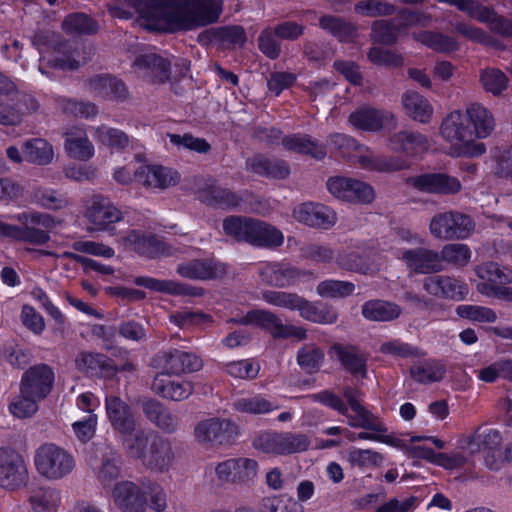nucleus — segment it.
Segmentation results:
<instances>
[{"mask_svg":"<svg viewBox=\"0 0 512 512\" xmlns=\"http://www.w3.org/2000/svg\"><path fill=\"white\" fill-rule=\"evenodd\" d=\"M39 401H41L40 398L26 395L20 387L19 395L9 404V411L13 416L19 419L30 418L38 411Z\"/></svg>","mask_w":512,"mask_h":512,"instance_id":"nucleus-59","label":"nucleus"},{"mask_svg":"<svg viewBox=\"0 0 512 512\" xmlns=\"http://www.w3.org/2000/svg\"><path fill=\"white\" fill-rule=\"evenodd\" d=\"M410 375L414 381L420 384L438 382L444 378L445 367L436 360H427L412 366Z\"/></svg>","mask_w":512,"mask_h":512,"instance_id":"nucleus-55","label":"nucleus"},{"mask_svg":"<svg viewBox=\"0 0 512 512\" xmlns=\"http://www.w3.org/2000/svg\"><path fill=\"white\" fill-rule=\"evenodd\" d=\"M201 201L209 205L236 207L240 203V197L230 190L216 184L207 185L199 191Z\"/></svg>","mask_w":512,"mask_h":512,"instance_id":"nucleus-53","label":"nucleus"},{"mask_svg":"<svg viewBox=\"0 0 512 512\" xmlns=\"http://www.w3.org/2000/svg\"><path fill=\"white\" fill-rule=\"evenodd\" d=\"M132 70L138 78L151 85L172 82L170 59L156 53H142L133 63Z\"/></svg>","mask_w":512,"mask_h":512,"instance_id":"nucleus-13","label":"nucleus"},{"mask_svg":"<svg viewBox=\"0 0 512 512\" xmlns=\"http://www.w3.org/2000/svg\"><path fill=\"white\" fill-rule=\"evenodd\" d=\"M17 220L23 224V227H18L14 239L37 245L48 242L50 240L48 230L54 229L61 223L59 219L40 212L19 214Z\"/></svg>","mask_w":512,"mask_h":512,"instance_id":"nucleus-12","label":"nucleus"},{"mask_svg":"<svg viewBox=\"0 0 512 512\" xmlns=\"http://www.w3.org/2000/svg\"><path fill=\"white\" fill-rule=\"evenodd\" d=\"M105 409L111 426L119 433L133 432L137 426L130 406L118 396L107 395Z\"/></svg>","mask_w":512,"mask_h":512,"instance_id":"nucleus-35","label":"nucleus"},{"mask_svg":"<svg viewBox=\"0 0 512 512\" xmlns=\"http://www.w3.org/2000/svg\"><path fill=\"white\" fill-rule=\"evenodd\" d=\"M293 218L306 226L330 229L337 222L336 212L319 202H304L297 205L292 212Z\"/></svg>","mask_w":512,"mask_h":512,"instance_id":"nucleus-22","label":"nucleus"},{"mask_svg":"<svg viewBox=\"0 0 512 512\" xmlns=\"http://www.w3.org/2000/svg\"><path fill=\"white\" fill-rule=\"evenodd\" d=\"M143 412L147 419L166 433L176 431L179 419L159 402L150 400L144 403Z\"/></svg>","mask_w":512,"mask_h":512,"instance_id":"nucleus-45","label":"nucleus"},{"mask_svg":"<svg viewBox=\"0 0 512 512\" xmlns=\"http://www.w3.org/2000/svg\"><path fill=\"white\" fill-rule=\"evenodd\" d=\"M90 91L99 98L125 101L129 91L125 83L110 75H97L89 80Z\"/></svg>","mask_w":512,"mask_h":512,"instance_id":"nucleus-38","label":"nucleus"},{"mask_svg":"<svg viewBox=\"0 0 512 512\" xmlns=\"http://www.w3.org/2000/svg\"><path fill=\"white\" fill-rule=\"evenodd\" d=\"M134 283L138 286H142L153 291L164 292L171 295L201 294V289H196L173 280H158L152 277H137L135 278Z\"/></svg>","mask_w":512,"mask_h":512,"instance_id":"nucleus-47","label":"nucleus"},{"mask_svg":"<svg viewBox=\"0 0 512 512\" xmlns=\"http://www.w3.org/2000/svg\"><path fill=\"white\" fill-rule=\"evenodd\" d=\"M154 366L166 375H176L198 372L203 367V360L194 352L170 349L160 352L153 359Z\"/></svg>","mask_w":512,"mask_h":512,"instance_id":"nucleus-15","label":"nucleus"},{"mask_svg":"<svg viewBox=\"0 0 512 512\" xmlns=\"http://www.w3.org/2000/svg\"><path fill=\"white\" fill-rule=\"evenodd\" d=\"M258 470L259 465L256 460L240 457L217 464L215 474L221 483L244 485L257 477Z\"/></svg>","mask_w":512,"mask_h":512,"instance_id":"nucleus-18","label":"nucleus"},{"mask_svg":"<svg viewBox=\"0 0 512 512\" xmlns=\"http://www.w3.org/2000/svg\"><path fill=\"white\" fill-rule=\"evenodd\" d=\"M463 113L475 140L487 138L493 133L496 125L494 115L483 104L469 103Z\"/></svg>","mask_w":512,"mask_h":512,"instance_id":"nucleus-33","label":"nucleus"},{"mask_svg":"<svg viewBox=\"0 0 512 512\" xmlns=\"http://www.w3.org/2000/svg\"><path fill=\"white\" fill-rule=\"evenodd\" d=\"M74 364L79 372L90 376L112 379L118 373V367L113 360L97 352H79L75 357Z\"/></svg>","mask_w":512,"mask_h":512,"instance_id":"nucleus-30","label":"nucleus"},{"mask_svg":"<svg viewBox=\"0 0 512 512\" xmlns=\"http://www.w3.org/2000/svg\"><path fill=\"white\" fill-rule=\"evenodd\" d=\"M310 439L304 433L265 431L253 440V447L264 454L287 456L306 451Z\"/></svg>","mask_w":512,"mask_h":512,"instance_id":"nucleus-9","label":"nucleus"},{"mask_svg":"<svg viewBox=\"0 0 512 512\" xmlns=\"http://www.w3.org/2000/svg\"><path fill=\"white\" fill-rule=\"evenodd\" d=\"M327 145L333 147L343 156H349L352 151H357L358 163L370 171L392 173L409 166L402 158L375 155L367 146L359 145L354 138L346 134L333 133L329 135Z\"/></svg>","mask_w":512,"mask_h":512,"instance_id":"nucleus-5","label":"nucleus"},{"mask_svg":"<svg viewBox=\"0 0 512 512\" xmlns=\"http://www.w3.org/2000/svg\"><path fill=\"white\" fill-rule=\"evenodd\" d=\"M423 288L434 297L453 301H462L469 294V287L463 280L448 275L426 277Z\"/></svg>","mask_w":512,"mask_h":512,"instance_id":"nucleus-26","label":"nucleus"},{"mask_svg":"<svg viewBox=\"0 0 512 512\" xmlns=\"http://www.w3.org/2000/svg\"><path fill=\"white\" fill-rule=\"evenodd\" d=\"M332 351L336 354L337 359L344 369L353 375L366 377V356L353 346H343L335 344L332 346Z\"/></svg>","mask_w":512,"mask_h":512,"instance_id":"nucleus-43","label":"nucleus"},{"mask_svg":"<svg viewBox=\"0 0 512 512\" xmlns=\"http://www.w3.org/2000/svg\"><path fill=\"white\" fill-rule=\"evenodd\" d=\"M122 435V446L125 453L134 459L144 461L154 434L146 432L144 429H137L133 432L120 433Z\"/></svg>","mask_w":512,"mask_h":512,"instance_id":"nucleus-46","label":"nucleus"},{"mask_svg":"<svg viewBox=\"0 0 512 512\" xmlns=\"http://www.w3.org/2000/svg\"><path fill=\"white\" fill-rule=\"evenodd\" d=\"M92 134L99 144L116 150H123L127 148L131 142L129 136L125 132L104 124L93 127Z\"/></svg>","mask_w":512,"mask_h":512,"instance_id":"nucleus-52","label":"nucleus"},{"mask_svg":"<svg viewBox=\"0 0 512 512\" xmlns=\"http://www.w3.org/2000/svg\"><path fill=\"white\" fill-rule=\"evenodd\" d=\"M281 144L287 151L309 155L315 159H323L326 156L325 146L319 144L306 134H292L282 138Z\"/></svg>","mask_w":512,"mask_h":512,"instance_id":"nucleus-41","label":"nucleus"},{"mask_svg":"<svg viewBox=\"0 0 512 512\" xmlns=\"http://www.w3.org/2000/svg\"><path fill=\"white\" fill-rule=\"evenodd\" d=\"M262 299L270 305L289 311H298L300 317L313 323L333 324L338 319V313L334 307L318 306L297 293L267 290L262 293Z\"/></svg>","mask_w":512,"mask_h":512,"instance_id":"nucleus-6","label":"nucleus"},{"mask_svg":"<svg viewBox=\"0 0 512 512\" xmlns=\"http://www.w3.org/2000/svg\"><path fill=\"white\" fill-rule=\"evenodd\" d=\"M174 458L171 442L158 434H154L143 464L152 470L164 472L172 466Z\"/></svg>","mask_w":512,"mask_h":512,"instance_id":"nucleus-36","label":"nucleus"},{"mask_svg":"<svg viewBox=\"0 0 512 512\" xmlns=\"http://www.w3.org/2000/svg\"><path fill=\"white\" fill-rule=\"evenodd\" d=\"M22 150L25 159L37 165H48L54 157L52 145L42 138L27 140L24 142Z\"/></svg>","mask_w":512,"mask_h":512,"instance_id":"nucleus-50","label":"nucleus"},{"mask_svg":"<svg viewBox=\"0 0 512 512\" xmlns=\"http://www.w3.org/2000/svg\"><path fill=\"white\" fill-rule=\"evenodd\" d=\"M439 133L450 145L451 154L454 156L477 157L486 151L485 145L473 138L465 115L459 109L444 117Z\"/></svg>","mask_w":512,"mask_h":512,"instance_id":"nucleus-4","label":"nucleus"},{"mask_svg":"<svg viewBox=\"0 0 512 512\" xmlns=\"http://www.w3.org/2000/svg\"><path fill=\"white\" fill-rule=\"evenodd\" d=\"M177 273L191 280H216L227 274V266L215 258L193 259L177 266Z\"/></svg>","mask_w":512,"mask_h":512,"instance_id":"nucleus-28","label":"nucleus"},{"mask_svg":"<svg viewBox=\"0 0 512 512\" xmlns=\"http://www.w3.org/2000/svg\"><path fill=\"white\" fill-rule=\"evenodd\" d=\"M29 479L27 463L22 454L9 447L0 448V487L15 491L26 486Z\"/></svg>","mask_w":512,"mask_h":512,"instance_id":"nucleus-11","label":"nucleus"},{"mask_svg":"<svg viewBox=\"0 0 512 512\" xmlns=\"http://www.w3.org/2000/svg\"><path fill=\"white\" fill-rule=\"evenodd\" d=\"M233 407L238 412L251 414H266L278 409L272 402L259 395L236 399Z\"/></svg>","mask_w":512,"mask_h":512,"instance_id":"nucleus-60","label":"nucleus"},{"mask_svg":"<svg viewBox=\"0 0 512 512\" xmlns=\"http://www.w3.org/2000/svg\"><path fill=\"white\" fill-rule=\"evenodd\" d=\"M111 498L122 512H145L148 506L143 484L139 485L132 481L117 482L111 490Z\"/></svg>","mask_w":512,"mask_h":512,"instance_id":"nucleus-23","label":"nucleus"},{"mask_svg":"<svg viewBox=\"0 0 512 512\" xmlns=\"http://www.w3.org/2000/svg\"><path fill=\"white\" fill-rule=\"evenodd\" d=\"M342 394L347 404L330 390L312 394L309 398L345 416L350 427L367 430L357 434L358 440L393 443V437L387 435L388 429L382 420L363 406L358 389L347 386L343 389Z\"/></svg>","mask_w":512,"mask_h":512,"instance_id":"nucleus-2","label":"nucleus"},{"mask_svg":"<svg viewBox=\"0 0 512 512\" xmlns=\"http://www.w3.org/2000/svg\"><path fill=\"white\" fill-rule=\"evenodd\" d=\"M387 147L390 151L400 154L396 157L404 159L409 169L411 166L409 159L422 158L430 148V141L426 135L418 131L401 130L388 137Z\"/></svg>","mask_w":512,"mask_h":512,"instance_id":"nucleus-14","label":"nucleus"},{"mask_svg":"<svg viewBox=\"0 0 512 512\" xmlns=\"http://www.w3.org/2000/svg\"><path fill=\"white\" fill-rule=\"evenodd\" d=\"M226 235L255 247L276 249L284 242L283 233L275 226L253 218L231 216L223 221Z\"/></svg>","mask_w":512,"mask_h":512,"instance_id":"nucleus-3","label":"nucleus"},{"mask_svg":"<svg viewBox=\"0 0 512 512\" xmlns=\"http://www.w3.org/2000/svg\"><path fill=\"white\" fill-rule=\"evenodd\" d=\"M405 182L415 190L428 194L454 195L462 189L458 178L441 172L411 176Z\"/></svg>","mask_w":512,"mask_h":512,"instance_id":"nucleus-19","label":"nucleus"},{"mask_svg":"<svg viewBox=\"0 0 512 512\" xmlns=\"http://www.w3.org/2000/svg\"><path fill=\"white\" fill-rule=\"evenodd\" d=\"M402 105L406 114L414 121L427 124L433 115V107L422 95L407 91L402 95Z\"/></svg>","mask_w":512,"mask_h":512,"instance_id":"nucleus-44","label":"nucleus"},{"mask_svg":"<svg viewBox=\"0 0 512 512\" xmlns=\"http://www.w3.org/2000/svg\"><path fill=\"white\" fill-rule=\"evenodd\" d=\"M475 230V223L469 215L456 210L434 214L429 222V232L437 240H464Z\"/></svg>","mask_w":512,"mask_h":512,"instance_id":"nucleus-10","label":"nucleus"},{"mask_svg":"<svg viewBox=\"0 0 512 512\" xmlns=\"http://www.w3.org/2000/svg\"><path fill=\"white\" fill-rule=\"evenodd\" d=\"M57 36L50 31L38 32L32 39V44L40 53V71L44 73V63L62 70H75L81 65L78 59L79 51L67 43H57Z\"/></svg>","mask_w":512,"mask_h":512,"instance_id":"nucleus-7","label":"nucleus"},{"mask_svg":"<svg viewBox=\"0 0 512 512\" xmlns=\"http://www.w3.org/2000/svg\"><path fill=\"white\" fill-rule=\"evenodd\" d=\"M229 322L249 325L253 324L267 330L273 338L278 337L283 326L282 320L269 310H252L241 318L230 319Z\"/></svg>","mask_w":512,"mask_h":512,"instance_id":"nucleus-42","label":"nucleus"},{"mask_svg":"<svg viewBox=\"0 0 512 512\" xmlns=\"http://www.w3.org/2000/svg\"><path fill=\"white\" fill-rule=\"evenodd\" d=\"M89 465L97 479L104 485L120 475V458L115 449L107 444H99L95 447Z\"/></svg>","mask_w":512,"mask_h":512,"instance_id":"nucleus-25","label":"nucleus"},{"mask_svg":"<svg viewBox=\"0 0 512 512\" xmlns=\"http://www.w3.org/2000/svg\"><path fill=\"white\" fill-rule=\"evenodd\" d=\"M355 290V285L348 281L324 280L316 288L319 296L324 298H344L351 295Z\"/></svg>","mask_w":512,"mask_h":512,"instance_id":"nucleus-62","label":"nucleus"},{"mask_svg":"<svg viewBox=\"0 0 512 512\" xmlns=\"http://www.w3.org/2000/svg\"><path fill=\"white\" fill-rule=\"evenodd\" d=\"M124 243L138 254L155 258L160 256H170L173 254V248L167 243L157 239L152 234H146L140 231H131L124 238Z\"/></svg>","mask_w":512,"mask_h":512,"instance_id":"nucleus-32","label":"nucleus"},{"mask_svg":"<svg viewBox=\"0 0 512 512\" xmlns=\"http://www.w3.org/2000/svg\"><path fill=\"white\" fill-rule=\"evenodd\" d=\"M37 472L47 480H60L75 468L73 455L54 443L40 445L34 455Z\"/></svg>","mask_w":512,"mask_h":512,"instance_id":"nucleus-8","label":"nucleus"},{"mask_svg":"<svg viewBox=\"0 0 512 512\" xmlns=\"http://www.w3.org/2000/svg\"><path fill=\"white\" fill-rule=\"evenodd\" d=\"M471 256V250L466 244H446L439 253L440 265L445 261L454 266L464 267L470 262Z\"/></svg>","mask_w":512,"mask_h":512,"instance_id":"nucleus-58","label":"nucleus"},{"mask_svg":"<svg viewBox=\"0 0 512 512\" xmlns=\"http://www.w3.org/2000/svg\"><path fill=\"white\" fill-rule=\"evenodd\" d=\"M261 512H304V507L287 494L264 497L260 502Z\"/></svg>","mask_w":512,"mask_h":512,"instance_id":"nucleus-57","label":"nucleus"},{"mask_svg":"<svg viewBox=\"0 0 512 512\" xmlns=\"http://www.w3.org/2000/svg\"><path fill=\"white\" fill-rule=\"evenodd\" d=\"M383 455L372 449L350 447L347 451V462L352 468L370 469L383 462Z\"/></svg>","mask_w":512,"mask_h":512,"instance_id":"nucleus-56","label":"nucleus"},{"mask_svg":"<svg viewBox=\"0 0 512 512\" xmlns=\"http://www.w3.org/2000/svg\"><path fill=\"white\" fill-rule=\"evenodd\" d=\"M400 314V306L384 300H371L362 305V315L370 321H392L398 318Z\"/></svg>","mask_w":512,"mask_h":512,"instance_id":"nucleus-49","label":"nucleus"},{"mask_svg":"<svg viewBox=\"0 0 512 512\" xmlns=\"http://www.w3.org/2000/svg\"><path fill=\"white\" fill-rule=\"evenodd\" d=\"M348 122L356 129L378 132L385 127H396L392 112L370 106H362L349 115Z\"/></svg>","mask_w":512,"mask_h":512,"instance_id":"nucleus-27","label":"nucleus"},{"mask_svg":"<svg viewBox=\"0 0 512 512\" xmlns=\"http://www.w3.org/2000/svg\"><path fill=\"white\" fill-rule=\"evenodd\" d=\"M326 186L335 198L348 202L371 203L375 198L374 190L369 184L352 178L331 177Z\"/></svg>","mask_w":512,"mask_h":512,"instance_id":"nucleus-20","label":"nucleus"},{"mask_svg":"<svg viewBox=\"0 0 512 512\" xmlns=\"http://www.w3.org/2000/svg\"><path fill=\"white\" fill-rule=\"evenodd\" d=\"M135 9L140 25L150 31L194 30L215 23L222 0H126Z\"/></svg>","mask_w":512,"mask_h":512,"instance_id":"nucleus-1","label":"nucleus"},{"mask_svg":"<svg viewBox=\"0 0 512 512\" xmlns=\"http://www.w3.org/2000/svg\"><path fill=\"white\" fill-rule=\"evenodd\" d=\"M480 82L486 92L500 95L508 86L506 75L496 68L483 69L480 73Z\"/></svg>","mask_w":512,"mask_h":512,"instance_id":"nucleus-64","label":"nucleus"},{"mask_svg":"<svg viewBox=\"0 0 512 512\" xmlns=\"http://www.w3.org/2000/svg\"><path fill=\"white\" fill-rule=\"evenodd\" d=\"M456 314L472 322L494 323L497 320V314L492 308L480 305H459Z\"/></svg>","mask_w":512,"mask_h":512,"instance_id":"nucleus-61","label":"nucleus"},{"mask_svg":"<svg viewBox=\"0 0 512 512\" xmlns=\"http://www.w3.org/2000/svg\"><path fill=\"white\" fill-rule=\"evenodd\" d=\"M60 493L52 487H37L30 491L28 503L32 512H57Z\"/></svg>","mask_w":512,"mask_h":512,"instance_id":"nucleus-48","label":"nucleus"},{"mask_svg":"<svg viewBox=\"0 0 512 512\" xmlns=\"http://www.w3.org/2000/svg\"><path fill=\"white\" fill-rule=\"evenodd\" d=\"M224 370L235 379L251 380L258 375L260 365L252 359H242L226 363Z\"/></svg>","mask_w":512,"mask_h":512,"instance_id":"nucleus-63","label":"nucleus"},{"mask_svg":"<svg viewBox=\"0 0 512 512\" xmlns=\"http://www.w3.org/2000/svg\"><path fill=\"white\" fill-rule=\"evenodd\" d=\"M324 351L318 345L309 343L303 345L296 355L299 367L306 373L312 374L319 371L324 361Z\"/></svg>","mask_w":512,"mask_h":512,"instance_id":"nucleus-54","label":"nucleus"},{"mask_svg":"<svg viewBox=\"0 0 512 512\" xmlns=\"http://www.w3.org/2000/svg\"><path fill=\"white\" fill-rule=\"evenodd\" d=\"M154 391L164 398L181 401L187 399L194 390L193 384L190 381H167L156 377L153 385Z\"/></svg>","mask_w":512,"mask_h":512,"instance_id":"nucleus-51","label":"nucleus"},{"mask_svg":"<svg viewBox=\"0 0 512 512\" xmlns=\"http://www.w3.org/2000/svg\"><path fill=\"white\" fill-rule=\"evenodd\" d=\"M85 217L97 231H105L112 223L122 220V212L106 197L93 195L85 211Z\"/></svg>","mask_w":512,"mask_h":512,"instance_id":"nucleus-29","label":"nucleus"},{"mask_svg":"<svg viewBox=\"0 0 512 512\" xmlns=\"http://www.w3.org/2000/svg\"><path fill=\"white\" fill-rule=\"evenodd\" d=\"M55 375L47 364H36L26 370L21 378L20 387L26 395L45 399L51 392Z\"/></svg>","mask_w":512,"mask_h":512,"instance_id":"nucleus-24","label":"nucleus"},{"mask_svg":"<svg viewBox=\"0 0 512 512\" xmlns=\"http://www.w3.org/2000/svg\"><path fill=\"white\" fill-rule=\"evenodd\" d=\"M418 21V15L406 10L400 14L397 22L387 20L376 21L372 27V36L377 42L392 44L397 40L402 27L416 24Z\"/></svg>","mask_w":512,"mask_h":512,"instance_id":"nucleus-37","label":"nucleus"},{"mask_svg":"<svg viewBox=\"0 0 512 512\" xmlns=\"http://www.w3.org/2000/svg\"><path fill=\"white\" fill-rule=\"evenodd\" d=\"M259 276L265 284L278 288L290 287L314 278L311 271L300 270L282 262L263 263L259 267Z\"/></svg>","mask_w":512,"mask_h":512,"instance_id":"nucleus-16","label":"nucleus"},{"mask_svg":"<svg viewBox=\"0 0 512 512\" xmlns=\"http://www.w3.org/2000/svg\"><path fill=\"white\" fill-rule=\"evenodd\" d=\"M392 249L394 255L404 263L411 273L428 274L442 269L437 251L425 247L401 249L395 246Z\"/></svg>","mask_w":512,"mask_h":512,"instance_id":"nucleus-21","label":"nucleus"},{"mask_svg":"<svg viewBox=\"0 0 512 512\" xmlns=\"http://www.w3.org/2000/svg\"><path fill=\"white\" fill-rule=\"evenodd\" d=\"M194 435L202 444L224 445L239 435V429L231 420L215 417L200 421L195 426Z\"/></svg>","mask_w":512,"mask_h":512,"instance_id":"nucleus-17","label":"nucleus"},{"mask_svg":"<svg viewBox=\"0 0 512 512\" xmlns=\"http://www.w3.org/2000/svg\"><path fill=\"white\" fill-rule=\"evenodd\" d=\"M246 169L260 176L285 179L290 174V167L285 160L270 159L262 155L249 158Z\"/></svg>","mask_w":512,"mask_h":512,"instance_id":"nucleus-39","label":"nucleus"},{"mask_svg":"<svg viewBox=\"0 0 512 512\" xmlns=\"http://www.w3.org/2000/svg\"><path fill=\"white\" fill-rule=\"evenodd\" d=\"M135 177L145 187L159 190L175 186L180 180V175L176 170L158 164L139 167L135 171Z\"/></svg>","mask_w":512,"mask_h":512,"instance_id":"nucleus-31","label":"nucleus"},{"mask_svg":"<svg viewBox=\"0 0 512 512\" xmlns=\"http://www.w3.org/2000/svg\"><path fill=\"white\" fill-rule=\"evenodd\" d=\"M474 272L481 280V282L476 284V290L480 294L481 290L479 287L482 285L495 287L499 284H509L512 282V271L492 261L476 265Z\"/></svg>","mask_w":512,"mask_h":512,"instance_id":"nucleus-40","label":"nucleus"},{"mask_svg":"<svg viewBox=\"0 0 512 512\" xmlns=\"http://www.w3.org/2000/svg\"><path fill=\"white\" fill-rule=\"evenodd\" d=\"M66 154L78 161H89L95 155V147L86 130L80 126L67 128L63 133Z\"/></svg>","mask_w":512,"mask_h":512,"instance_id":"nucleus-34","label":"nucleus"}]
</instances>
